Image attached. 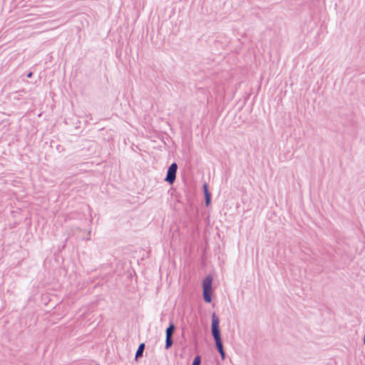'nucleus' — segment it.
<instances>
[{
	"instance_id": "obj_1",
	"label": "nucleus",
	"mask_w": 365,
	"mask_h": 365,
	"mask_svg": "<svg viewBox=\"0 0 365 365\" xmlns=\"http://www.w3.org/2000/svg\"><path fill=\"white\" fill-rule=\"evenodd\" d=\"M211 334L215 343L217 351L224 349L220 329V320L215 313L212 314Z\"/></svg>"
},
{
	"instance_id": "obj_2",
	"label": "nucleus",
	"mask_w": 365,
	"mask_h": 365,
	"mask_svg": "<svg viewBox=\"0 0 365 365\" xmlns=\"http://www.w3.org/2000/svg\"><path fill=\"white\" fill-rule=\"evenodd\" d=\"M212 281L213 278L210 274L206 276L202 281V297L206 303H210L212 299Z\"/></svg>"
},
{
	"instance_id": "obj_3",
	"label": "nucleus",
	"mask_w": 365,
	"mask_h": 365,
	"mask_svg": "<svg viewBox=\"0 0 365 365\" xmlns=\"http://www.w3.org/2000/svg\"><path fill=\"white\" fill-rule=\"evenodd\" d=\"M175 329V326L173 322H170L168 327L165 330V349H169L173 344V335Z\"/></svg>"
},
{
	"instance_id": "obj_4",
	"label": "nucleus",
	"mask_w": 365,
	"mask_h": 365,
	"mask_svg": "<svg viewBox=\"0 0 365 365\" xmlns=\"http://www.w3.org/2000/svg\"><path fill=\"white\" fill-rule=\"evenodd\" d=\"M178 170V165L176 163H173L167 170V174L165 180L169 184L172 185L176 179V173Z\"/></svg>"
},
{
	"instance_id": "obj_5",
	"label": "nucleus",
	"mask_w": 365,
	"mask_h": 365,
	"mask_svg": "<svg viewBox=\"0 0 365 365\" xmlns=\"http://www.w3.org/2000/svg\"><path fill=\"white\" fill-rule=\"evenodd\" d=\"M203 188V192L205 195V205L209 206L211 203V194L209 192L208 185L205 183L202 186Z\"/></svg>"
},
{
	"instance_id": "obj_6",
	"label": "nucleus",
	"mask_w": 365,
	"mask_h": 365,
	"mask_svg": "<svg viewBox=\"0 0 365 365\" xmlns=\"http://www.w3.org/2000/svg\"><path fill=\"white\" fill-rule=\"evenodd\" d=\"M145 344L141 343L139 344L138 349L135 352V359L137 361L139 358L143 356V351L145 350Z\"/></svg>"
},
{
	"instance_id": "obj_7",
	"label": "nucleus",
	"mask_w": 365,
	"mask_h": 365,
	"mask_svg": "<svg viewBox=\"0 0 365 365\" xmlns=\"http://www.w3.org/2000/svg\"><path fill=\"white\" fill-rule=\"evenodd\" d=\"M201 364V356L200 355H197L195 356L192 365H200Z\"/></svg>"
},
{
	"instance_id": "obj_8",
	"label": "nucleus",
	"mask_w": 365,
	"mask_h": 365,
	"mask_svg": "<svg viewBox=\"0 0 365 365\" xmlns=\"http://www.w3.org/2000/svg\"><path fill=\"white\" fill-rule=\"evenodd\" d=\"M218 352L220 354V356H221L222 359L224 360L225 359V356H226V354H225V350L222 349V351L220 350Z\"/></svg>"
},
{
	"instance_id": "obj_9",
	"label": "nucleus",
	"mask_w": 365,
	"mask_h": 365,
	"mask_svg": "<svg viewBox=\"0 0 365 365\" xmlns=\"http://www.w3.org/2000/svg\"><path fill=\"white\" fill-rule=\"evenodd\" d=\"M33 76V73L32 72H29L26 75V77L27 78H31V76Z\"/></svg>"
}]
</instances>
